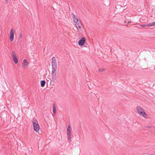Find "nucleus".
Masks as SVG:
<instances>
[{
    "instance_id": "1",
    "label": "nucleus",
    "mask_w": 155,
    "mask_h": 155,
    "mask_svg": "<svg viewBox=\"0 0 155 155\" xmlns=\"http://www.w3.org/2000/svg\"><path fill=\"white\" fill-rule=\"evenodd\" d=\"M57 70H55V69H53L52 70V76L51 78V81L55 82L57 77Z\"/></svg>"
},
{
    "instance_id": "2",
    "label": "nucleus",
    "mask_w": 155,
    "mask_h": 155,
    "mask_svg": "<svg viewBox=\"0 0 155 155\" xmlns=\"http://www.w3.org/2000/svg\"><path fill=\"white\" fill-rule=\"evenodd\" d=\"M52 70L55 69H57V64L56 59L55 57H53L52 58Z\"/></svg>"
},
{
    "instance_id": "3",
    "label": "nucleus",
    "mask_w": 155,
    "mask_h": 155,
    "mask_svg": "<svg viewBox=\"0 0 155 155\" xmlns=\"http://www.w3.org/2000/svg\"><path fill=\"white\" fill-rule=\"evenodd\" d=\"M11 55L13 57V60L15 64H17L18 62V59L14 51H12Z\"/></svg>"
},
{
    "instance_id": "4",
    "label": "nucleus",
    "mask_w": 155,
    "mask_h": 155,
    "mask_svg": "<svg viewBox=\"0 0 155 155\" xmlns=\"http://www.w3.org/2000/svg\"><path fill=\"white\" fill-rule=\"evenodd\" d=\"M33 128L34 130L36 132H38L39 130L40 129V127L38 123H35V122H33Z\"/></svg>"
},
{
    "instance_id": "5",
    "label": "nucleus",
    "mask_w": 155,
    "mask_h": 155,
    "mask_svg": "<svg viewBox=\"0 0 155 155\" xmlns=\"http://www.w3.org/2000/svg\"><path fill=\"white\" fill-rule=\"evenodd\" d=\"M14 31L13 28H11L10 32V40L11 42L13 41L14 38Z\"/></svg>"
},
{
    "instance_id": "6",
    "label": "nucleus",
    "mask_w": 155,
    "mask_h": 155,
    "mask_svg": "<svg viewBox=\"0 0 155 155\" xmlns=\"http://www.w3.org/2000/svg\"><path fill=\"white\" fill-rule=\"evenodd\" d=\"M85 38L82 37L79 41L78 44L80 46H83L85 44Z\"/></svg>"
},
{
    "instance_id": "7",
    "label": "nucleus",
    "mask_w": 155,
    "mask_h": 155,
    "mask_svg": "<svg viewBox=\"0 0 155 155\" xmlns=\"http://www.w3.org/2000/svg\"><path fill=\"white\" fill-rule=\"evenodd\" d=\"M136 110L138 114L140 115L142 114V112L144 110L140 106H137L136 108Z\"/></svg>"
},
{
    "instance_id": "8",
    "label": "nucleus",
    "mask_w": 155,
    "mask_h": 155,
    "mask_svg": "<svg viewBox=\"0 0 155 155\" xmlns=\"http://www.w3.org/2000/svg\"><path fill=\"white\" fill-rule=\"evenodd\" d=\"M22 64L23 68H24L25 67L27 66V65L28 64V63L27 60L25 59L23 61V63Z\"/></svg>"
},
{
    "instance_id": "9",
    "label": "nucleus",
    "mask_w": 155,
    "mask_h": 155,
    "mask_svg": "<svg viewBox=\"0 0 155 155\" xmlns=\"http://www.w3.org/2000/svg\"><path fill=\"white\" fill-rule=\"evenodd\" d=\"M67 135H71V129L70 126V125H68V127L67 129Z\"/></svg>"
},
{
    "instance_id": "10",
    "label": "nucleus",
    "mask_w": 155,
    "mask_h": 155,
    "mask_svg": "<svg viewBox=\"0 0 155 155\" xmlns=\"http://www.w3.org/2000/svg\"><path fill=\"white\" fill-rule=\"evenodd\" d=\"M72 15L73 19V21L74 23L78 21L79 20L78 18L77 17L75 16V15L73 13H72Z\"/></svg>"
},
{
    "instance_id": "11",
    "label": "nucleus",
    "mask_w": 155,
    "mask_h": 155,
    "mask_svg": "<svg viewBox=\"0 0 155 155\" xmlns=\"http://www.w3.org/2000/svg\"><path fill=\"white\" fill-rule=\"evenodd\" d=\"M141 113L142 114H141V115H140V116L144 117L145 118H148V116L147 114L145 112H144V111L142 112Z\"/></svg>"
},
{
    "instance_id": "12",
    "label": "nucleus",
    "mask_w": 155,
    "mask_h": 155,
    "mask_svg": "<svg viewBox=\"0 0 155 155\" xmlns=\"http://www.w3.org/2000/svg\"><path fill=\"white\" fill-rule=\"evenodd\" d=\"M52 106L53 107V111L54 114H55L56 112V107L55 104L54 103L52 104Z\"/></svg>"
},
{
    "instance_id": "13",
    "label": "nucleus",
    "mask_w": 155,
    "mask_h": 155,
    "mask_svg": "<svg viewBox=\"0 0 155 155\" xmlns=\"http://www.w3.org/2000/svg\"><path fill=\"white\" fill-rule=\"evenodd\" d=\"M74 23L77 28H78V26L79 25L81 26L82 25V24L81 23L80 21H77L76 22H75Z\"/></svg>"
},
{
    "instance_id": "14",
    "label": "nucleus",
    "mask_w": 155,
    "mask_h": 155,
    "mask_svg": "<svg viewBox=\"0 0 155 155\" xmlns=\"http://www.w3.org/2000/svg\"><path fill=\"white\" fill-rule=\"evenodd\" d=\"M46 83V82L45 80L41 81V85L42 87H43L45 86Z\"/></svg>"
},
{
    "instance_id": "15",
    "label": "nucleus",
    "mask_w": 155,
    "mask_h": 155,
    "mask_svg": "<svg viewBox=\"0 0 155 155\" xmlns=\"http://www.w3.org/2000/svg\"><path fill=\"white\" fill-rule=\"evenodd\" d=\"M71 135H67L68 141H69V143H70L71 141Z\"/></svg>"
},
{
    "instance_id": "16",
    "label": "nucleus",
    "mask_w": 155,
    "mask_h": 155,
    "mask_svg": "<svg viewBox=\"0 0 155 155\" xmlns=\"http://www.w3.org/2000/svg\"><path fill=\"white\" fill-rule=\"evenodd\" d=\"M149 24H147L140 25V27L144 28V27H147V26L150 27V26H149Z\"/></svg>"
},
{
    "instance_id": "17",
    "label": "nucleus",
    "mask_w": 155,
    "mask_h": 155,
    "mask_svg": "<svg viewBox=\"0 0 155 155\" xmlns=\"http://www.w3.org/2000/svg\"><path fill=\"white\" fill-rule=\"evenodd\" d=\"M33 122H35V123H38V121L35 118H33V121H32L33 124Z\"/></svg>"
},
{
    "instance_id": "18",
    "label": "nucleus",
    "mask_w": 155,
    "mask_h": 155,
    "mask_svg": "<svg viewBox=\"0 0 155 155\" xmlns=\"http://www.w3.org/2000/svg\"><path fill=\"white\" fill-rule=\"evenodd\" d=\"M106 70V69H103V68H101L100 69L98 70V71L101 72H102L103 71H104Z\"/></svg>"
},
{
    "instance_id": "19",
    "label": "nucleus",
    "mask_w": 155,
    "mask_h": 155,
    "mask_svg": "<svg viewBox=\"0 0 155 155\" xmlns=\"http://www.w3.org/2000/svg\"><path fill=\"white\" fill-rule=\"evenodd\" d=\"M149 26H150V27L152 26L155 25V22L152 23H150L149 24Z\"/></svg>"
},
{
    "instance_id": "20",
    "label": "nucleus",
    "mask_w": 155,
    "mask_h": 155,
    "mask_svg": "<svg viewBox=\"0 0 155 155\" xmlns=\"http://www.w3.org/2000/svg\"><path fill=\"white\" fill-rule=\"evenodd\" d=\"M22 37V32H21L19 35V38H21Z\"/></svg>"
},
{
    "instance_id": "21",
    "label": "nucleus",
    "mask_w": 155,
    "mask_h": 155,
    "mask_svg": "<svg viewBox=\"0 0 155 155\" xmlns=\"http://www.w3.org/2000/svg\"><path fill=\"white\" fill-rule=\"evenodd\" d=\"M77 27H78V28H77L78 29V30H79L78 28H81V26L79 25V26H78Z\"/></svg>"
},
{
    "instance_id": "22",
    "label": "nucleus",
    "mask_w": 155,
    "mask_h": 155,
    "mask_svg": "<svg viewBox=\"0 0 155 155\" xmlns=\"http://www.w3.org/2000/svg\"><path fill=\"white\" fill-rule=\"evenodd\" d=\"M151 127V126H147L146 128H150Z\"/></svg>"
},
{
    "instance_id": "23",
    "label": "nucleus",
    "mask_w": 155,
    "mask_h": 155,
    "mask_svg": "<svg viewBox=\"0 0 155 155\" xmlns=\"http://www.w3.org/2000/svg\"><path fill=\"white\" fill-rule=\"evenodd\" d=\"M130 22H131V21H128V23H128V24H129V23H130Z\"/></svg>"
},
{
    "instance_id": "24",
    "label": "nucleus",
    "mask_w": 155,
    "mask_h": 155,
    "mask_svg": "<svg viewBox=\"0 0 155 155\" xmlns=\"http://www.w3.org/2000/svg\"><path fill=\"white\" fill-rule=\"evenodd\" d=\"M5 1L6 2V3H7L8 2V0H5Z\"/></svg>"
},
{
    "instance_id": "25",
    "label": "nucleus",
    "mask_w": 155,
    "mask_h": 155,
    "mask_svg": "<svg viewBox=\"0 0 155 155\" xmlns=\"http://www.w3.org/2000/svg\"><path fill=\"white\" fill-rule=\"evenodd\" d=\"M126 21H124V23H126Z\"/></svg>"
}]
</instances>
